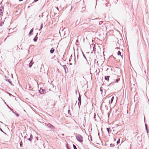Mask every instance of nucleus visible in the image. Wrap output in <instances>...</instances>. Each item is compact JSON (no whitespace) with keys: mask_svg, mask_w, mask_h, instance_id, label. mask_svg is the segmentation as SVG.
<instances>
[{"mask_svg":"<svg viewBox=\"0 0 149 149\" xmlns=\"http://www.w3.org/2000/svg\"><path fill=\"white\" fill-rule=\"evenodd\" d=\"M78 141L80 142H82L83 141V139L82 136L80 135H78L76 137Z\"/></svg>","mask_w":149,"mask_h":149,"instance_id":"f257e3e1","label":"nucleus"},{"mask_svg":"<svg viewBox=\"0 0 149 149\" xmlns=\"http://www.w3.org/2000/svg\"><path fill=\"white\" fill-rule=\"evenodd\" d=\"M4 9L3 8H0V15L2 16L3 15V11Z\"/></svg>","mask_w":149,"mask_h":149,"instance_id":"f03ea898","label":"nucleus"},{"mask_svg":"<svg viewBox=\"0 0 149 149\" xmlns=\"http://www.w3.org/2000/svg\"><path fill=\"white\" fill-rule=\"evenodd\" d=\"M109 76H106L105 77H104L105 79L107 81H108L109 80Z\"/></svg>","mask_w":149,"mask_h":149,"instance_id":"7ed1b4c3","label":"nucleus"},{"mask_svg":"<svg viewBox=\"0 0 149 149\" xmlns=\"http://www.w3.org/2000/svg\"><path fill=\"white\" fill-rule=\"evenodd\" d=\"M54 49L53 48H51V49L50 50V52L52 54L54 52Z\"/></svg>","mask_w":149,"mask_h":149,"instance_id":"20e7f679","label":"nucleus"},{"mask_svg":"<svg viewBox=\"0 0 149 149\" xmlns=\"http://www.w3.org/2000/svg\"><path fill=\"white\" fill-rule=\"evenodd\" d=\"M110 97H111V103L112 104L113 100L114 99V97L113 96H111Z\"/></svg>","mask_w":149,"mask_h":149,"instance_id":"39448f33","label":"nucleus"},{"mask_svg":"<svg viewBox=\"0 0 149 149\" xmlns=\"http://www.w3.org/2000/svg\"><path fill=\"white\" fill-rule=\"evenodd\" d=\"M33 60H32L30 62L29 64V66L30 67H31V66H32L33 63H32Z\"/></svg>","mask_w":149,"mask_h":149,"instance_id":"423d86ee","label":"nucleus"},{"mask_svg":"<svg viewBox=\"0 0 149 149\" xmlns=\"http://www.w3.org/2000/svg\"><path fill=\"white\" fill-rule=\"evenodd\" d=\"M33 29H31L30 32V33L29 34V36H30L31 35V33L33 32Z\"/></svg>","mask_w":149,"mask_h":149,"instance_id":"0eeeda50","label":"nucleus"},{"mask_svg":"<svg viewBox=\"0 0 149 149\" xmlns=\"http://www.w3.org/2000/svg\"><path fill=\"white\" fill-rule=\"evenodd\" d=\"M121 53L120 52V51H118V55H119L121 56L122 57V56L121 55Z\"/></svg>","mask_w":149,"mask_h":149,"instance_id":"6e6552de","label":"nucleus"},{"mask_svg":"<svg viewBox=\"0 0 149 149\" xmlns=\"http://www.w3.org/2000/svg\"><path fill=\"white\" fill-rule=\"evenodd\" d=\"M120 139H119L117 141V144H118L120 143Z\"/></svg>","mask_w":149,"mask_h":149,"instance_id":"1a4fd4ad","label":"nucleus"},{"mask_svg":"<svg viewBox=\"0 0 149 149\" xmlns=\"http://www.w3.org/2000/svg\"><path fill=\"white\" fill-rule=\"evenodd\" d=\"M73 147L74 149H77L76 146L74 144L73 145Z\"/></svg>","mask_w":149,"mask_h":149,"instance_id":"9d476101","label":"nucleus"},{"mask_svg":"<svg viewBox=\"0 0 149 149\" xmlns=\"http://www.w3.org/2000/svg\"><path fill=\"white\" fill-rule=\"evenodd\" d=\"M37 38H36V37H35L33 39V40L35 41H36L37 40Z\"/></svg>","mask_w":149,"mask_h":149,"instance_id":"9b49d317","label":"nucleus"},{"mask_svg":"<svg viewBox=\"0 0 149 149\" xmlns=\"http://www.w3.org/2000/svg\"><path fill=\"white\" fill-rule=\"evenodd\" d=\"M119 80H120V79L119 78L116 79V82L117 83Z\"/></svg>","mask_w":149,"mask_h":149,"instance_id":"f8f14e48","label":"nucleus"},{"mask_svg":"<svg viewBox=\"0 0 149 149\" xmlns=\"http://www.w3.org/2000/svg\"><path fill=\"white\" fill-rule=\"evenodd\" d=\"M107 130L108 133H109V128H107Z\"/></svg>","mask_w":149,"mask_h":149,"instance_id":"ddd939ff","label":"nucleus"},{"mask_svg":"<svg viewBox=\"0 0 149 149\" xmlns=\"http://www.w3.org/2000/svg\"><path fill=\"white\" fill-rule=\"evenodd\" d=\"M78 100L80 102H81V98L80 97H79L78 98Z\"/></svg>","mask_w":149,"mask_h":149,"instance_id":"4468645a","label":"nucleus"},{"mask_svg":"<svg viewBox=\"0 0 149 149\" xmlns=\"http://www.w3.org/2000/svg\"><path fill=\"white\" fill-rule=\"evenodd\" d=\"M8 81H9V83H10L11 84H11V81H9V80H8Z\"/></svg>","mask_w":149,"mask_h":149,"instance_id":"2eb2a0df","label":"nucleus"},{"mask_svg":"<svg viewBox=\"0 0 149 149\" xmlns=\"http://www.w3.org/2000/svg\"><path fill=\"white\" fill-rule=\"evenodd\" d=\"M1 66H2V65L1 64H0V66H1Z\"/></svg>","mask_w":149,"mask_h":149,"instance_id":"dca6fc26","label":"nucleus"},{"mask_svg":"<svg viewBox=\"0 0 149 149\" xmlns=\"http://www.w3.org/2000/svg\"><path fill=\"white\" fill-rule=\"evenodd\" d=\"M38 0H35L34 1H37Z\"/></svg>","mask_w":149,"mask_h":149,"instance_id":"f3484780","label":"nucleus"},{"mask_svg":"<svg viewBox=\"0 0 149 149\" xmlns=\"http://www.w3.org/2000/svg\"><path fill=\"white\" fill-rule=\"evenodd\" d=\"M23 0H19V1H23Z\"/></svg>","mask_w":149,"mask_h":149,"instance_id":"a211bd4d","label":"nucleus"},{"mask_svg":"<svg viewBox=\"0 0 149 149\" xmlns=\"http://www.w3.org/2000/svg\"><path fill=\"white\" fill-rule=\"evenodd\" d=\"M42 26H41V29H42Z\"/></svg>","mask_w":149,"mask_h":149,"instance_id":"6ab92c4d","label":"nucleus"}]
</instances>
